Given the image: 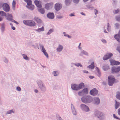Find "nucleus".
<instances>
[{"mask_svg":"<svg viewBox=\"0 0 120 120\" xmlns=\"http://www.w3.org/2000/svg\"><path fill=\"white\" fill-rule=\"evenodd\" d=\"M120 10L119 9H117L116 10H115L114 11V13L115 14H117L118 13L119 11Z\"/></svg>","mask_w":120,"mask_h":120,"instance_id":"39","label":"nucleus"},{"mask_svg":"<svg viewBox=\"0 0 120 120\" xmlns=\"http://www.w3.org/2000/svg\"><path fill=\"white\" fill-rule=\"evenodd\" d=\"M95 115L100 119H103L104 117V115L103 113L100 112H96Z\"/></svg>","mask_w":120,"mask_h":120,"instance_id":"6","label":"nucleus"},{"mask_svg":"<svg viewBox=\"0 0 120 120\" xmlns=\"http://www.w3.org/2000/svg\"><path fill=\"white\" fill-rule=\"evenodd\" d=\"M116 20L117 21H119V20L120 19V18L119 17H117L116 18Z\"/></svg>","mask_w":120,"mask_h":120,"instance_id":"54","label":"nucleus"},{"mask_svg":"<svg viewBox=\"0 0 120 120\" xmlns=\"http://www.w3.org/2000/svg\"><path fill=\"white\" fill-rule=\"evenodd\" d=\"M62 6L60 4L56 3L55 4V8L57 11L60 10Z\"/></svg>","mask_w":120,"mask_h":120,"instance_id":"13","label":"nucleus"},{"mask_svg":"<svg viewBox=\"0 0 120 120\" xmlns=\"http://www.w3.org/2000/svg\"><path fill=\"white\" fill-rule=\"evenodd\" d=\"M34 91L35 93H37L38 92V90L36 89L34 90Z\"/></svg>","mask_w":120,"mask_h":120,"instance_id":"60","label":"nucleus"},{"mask_svg":"<svg viewBox=\"0 0 120 120\" xmlns=\"http://www.w3.org/2000/svg\"><path fill=\"white\" fill-rule=\"evenodd\" d=\"M95 67L94 63L93 62L91 63V64L90 65L88 66V67L91 69H93Z\"/></svg>","mask_w":120,"mask_h":120,"instance_id":"20","label":"nucleus"},{"mask_svg":"<svg viewBox=\"0 0 120 120\" xmlns=\"http://www.w3.org/2000/svg\"><path fill=\"white\" fill-rule=\"evenodd\" d=\"M71 108L72 110V112L73 114L74 115H76L77 114V112L75 110V109L74 108L73 109L72 108V106L73 107V105L72 104H71Z\"/></svg>","mask_w":120,"mask_h":120,"instance_id":"30","label":"nucleus"},{"mask_svg":"<svg viewBox=\"0 0 120 120\" xmlns=\"http://www.w3.org/2000/svg\"><path fill=\"white\" fill-rule=\"evenodd\" d=\"M2 4L1 3H0V9L2 7Z\"/></svg>","mask_w":120,"mask_h":120,"instance_id":"59","label":"nucleus"},{"mask_svg":"<svg viewBox=\"0 0 120 120\" xmlns=\"http://www.w3.org/2000/svg\"><path fill=\"white\" fill-rule=\"evenodd\" d=\"M63 49V46L61 45H59L57 49V51L58 52H60Z\"/></svg>","mask_w":120,"mask_h":120,"instance_id":"25","label":"nucleus"},{"mask_svg":"<svg viewBox=\"0 0 120 120\" xmlns=\"http://www.w3.org/2000/svg\"><path fill=\"white\" fill-rule=\"evenodd\" d=\"M94 103L96 104H99L100 102L99 98H94Z\"/></svg>","mask_w":120,"mask_h":120,"instance_id":"21","label":"nucleus"},{"mask_svg":"<svg viewBox=\"0 0 120 120\" xmlns=\"http://www.w3.org/2000/svg\"><path fill=\"white\" fill-rule=\"evenodd\" d=\"M0 15L2 16H6V14L5 12L3 11H0Z\"/></svg>","mask_w":120,"mask_h":120,"instance_id":"24","label":"nucleus"},{"mask_svg":"<svg viewBox=\"0 0 120 120\" xmlns=\"http://www.w3.org/2000/svg\"><path fill=\"white\" fill-rule=\"evenodd\" d=\"M81 14H82L83 15H85V14L84 13H83V12H81Z\"/></svg>","mask_w":120,"mask_h":120,"instance_id":"63","label":"nucleus"},{"mask_svg":"<svg viewBox=\"0 0 120 120\" xmlns=\"http://www.w3.org/2000/svg\"><path fill=\"white\" fill-rule=\"evenodd\" d=\"M35 19L37 22L38 23H40L41 22V20L38 17L35 18Z\"/></svg>","mask_w":120,"mask_h":120,"instance_id":"29","label":"nucleus"},{"mask_svg":"<svg viewBox=\"0 0 120 120\" xmlns=\"http://www.w3.org/2000/svg\"><path fill=\"white\" fill-rule=\"evenodd\" d=\"M70 16H75L74 13H71L70 14Z\"/></svg>","mask_w":120,"mask_h":120,"instance_id":"50","label":"nucleus"},{"mask_svg":"<svg viewBox=\"0 0 120 120\" xmlns=\"http://www.w3.org/2000/svg\"><path fill=\"white\" fill-rule=\"evenodd\" d=\"M88 92V90L87 88H86L84 89L82 92L79 93V94H80V93H82L84 94H87Z\"/></svg>","mask_w":120,"mask_h":120,"instance_id":"19","label":"nucleus"},{"mask_svg":"<svg viewBox=\"0 0 120 120\" xmlns=\"http://www.w3.org/2000/svg\"><path fill=\"white\" fill-rule=\"evenodd\" d=\"M96 69L97 71V72L98 73V76L99 77H100L101 75V73L99 70V69L97 67H96Z\"/></svg>","mask_w":120,"mask_h":120,"instance_id":"28","label":"nucleus"},{"mask_svg":"<svg viewBox=\"0 0 120 120\" xmlns=\"http://www.w3.org/2000/svg\"><path fill=\"white\" fill-rule=\"evenodd\" d=\"M38 8V11L41 14H43L45 13V10L44 8Z\"/></svg>","mask_w":120,"mask_h":120,"instance_id":"23","label":"nucleus"},{"mask_svg":"<svg viewBox=\"0 0 120 120\" xmlns=\"http://www.w3.org/2000/svg\"><path fill=\"white\" fill-rule=\"evenodd\" d=\"M27 3V5L26 7L31 10H33L34 8V5L32 4V2L31 0H23Z\"/></svg>","mask_w":120,"mask_h":120,"instance_id":"1","label":"nucleus"},{"mask_svg":"<svg viewBox=\"0 0 120 120\" xmlns=\"http://www.w3.org/2000/svg\"><path fill=\"white\" fill-rule=\"evenodd\" d=\"M116 103L115 104V108L116 109L118 108L119 106L120 105L119 104V103H117L116 101Z\"/></svg>","mask_w":120,"mask_h":120,"instance_id":"31","label":"nucleus"},{"mask_svg":"<svg viewBox=\"0 0 120 120\" xmlns=\"http://www.w3.org/2000/svg\"><path fill=\"white\" fill-rule=\"evenodd\" d=\"M34 3L36 6L38 8H40L41 7V2L37 0H35L34 1Z\"/></svg>","mask_w":120,"mask_h":120,"instance_id":"14","label":"nucleus"},{"mask_svg":"<svg viewBox=\"0 0 120 120\" xmlns=\"http://www.w3.org/2000/svg\"><path fill=\"white\" fill-rule=\"evenodd\" d=\"M78 85L73 84L71 85V87L72 89L75 90H78Z\"/></svg>","mask_w":120,"mask_h":120,"instance_id":"17","label":"nucleus"},{"mask_svg":"<svg viewBox=\"0 0 120 120\" xmlns=\"http://www.w3.org/2000/svg\"><path fill=\"white\" fill-rule=\"evenodd\" d=\"M2 7L3 10L6 12H8L10 10V7L8 4L6 3L2 4Z\"/></svg>","mask_w":120,"mask_h":120,"instance_id":"4","label":"nucleus"},{"mask_svg":"<svg viewBox=\"0 0 120 120\" xmlns=\"http://www.w3.org/2000/svg\"><path fill=\"white\" fill-rule=\"evenodd\" d=\"M16 89L17 90L19 91H20L21 90V88L19 86H18L16 88Z\"/></svg>","mask_w":120,"mask_h":120,"instance_id":"44","label":"nucleus"},{"mask_svg":"<svg viewBox=\"0 0 120 120\" xmlns=\"http://www.w3.org/2000/svg\"><path fill=\"white\" fill-rule=\"evenodd\" d=\"M53 4L51 3H48L45 5V8L47 9L48 10L51 8L53 6Z\"/></svg>","mask_w":120,"mask_h":120,"instance_id":"11","label":"nucleus"},{"mask_svg":"<svg viewBox=\"0 0 120 120\" xmlns=\"http://www.w3.org/2000/svg\"><path fill=\"white\" fill-rule=\"evenodd\" d=\"M41 47L42 48V52L43 53V52H46V50L44 46L42 45L41 46Z\"/></svg>","mask_w":120,"mask_h":120,"instance_id":"37","label":"nucleus"},{"mask_svg":"<svg viewBox=\"0 0 120 120\" xmlns=\"http://www.w3.org/2000/svg\"><path fill=\"white\" fill-rule=\"evenodd\" d=\"M83 72H84L86 73H88V72L87 71L85 70Z\"/></svg>","mask_w":120,"mask_h":120,"instance_id":"57","label":"nucleus"},{"mask_svg":"<svg viewBox=\"0 0 120 120\" xmlns=\"http://www.w3.org/2000/svg\"><path fill=\"white\" fill-rule=\"evenodd\" d=\"M89 77L91 79H92L94 78V77L92 76H89Z\"/></svg>","mask_w":120,"mask_h":120,"instance_id":"56","label":"nucleus"},{"mask_svg":"<svg viewBox=\"0 0 120 120\" xmlns=\"http://www.w3.org/2000/svg\"><path fill=\"white\" fill-rule=\"evenodd\" d=\"M84 86V85L83 83H81L79 85H78V90L83 87Z\"/></svg>","mask_w":120,"mask_h":120,"instance_id":"22","label":"nucleus"},{"mask_svg":"<svg viewBox=\"0 0 120 120\" xmlns=\"http://www.w3.org/2000/svg\"><path fill=\"white\" fill-rule=\"evenodd\" d=\"M118 114L120 116V108L118 109Z\"/></svg>","mask_w":120,"mask_h":120,"instance_id":"47","label":"nucleus"},{"mask_svg":"<svg viewBox=\"0 0 120 120\" xmlns=\"http://www.w3.org/2000/svg\"><path fill=\"white\" fill-rule=\"evenodd\" d=\"M64 34H65V32H64ZM64 36H67L69 38H70L71 37H70L68 35V34L65 35L64 34Z\"/></svg>","mask_w":120,"mask_h":120,"instance_id":"48","label":"nucleus"},{"mask_svg":"<svg viewBox=\"0 0 120 120\" xmlns=\"http://www.w3.org/2000/svg\"><path fill=\"white\" fill-rule=\"evenodd\" d=\"M103 69L104 70L106 71L109 69V67L108 66H104Z\"/></svg>","mask_w":120,"mask_h":120,"instance_id":"36","label":"nucleus"},{"mask_svg":"<svg viewBox=\"0 0 120 120\" xmlns=\"http://www.w3.org/2000/svg\"><path fill=\"white\" fill-rule=\"evenodd\" d=\"M112 56V54L111 53H107L103 57V59L104 60H106L110 58Z\"/></svg>","mask_w":120,"mask_h":120,"instance_id":"7","label":"nucleus"},{"mask_svg":"<svg viewBox=\"0 0 120 120\" xmlns=\"http://www.w3.org/2000/svg\"><path fill=\"white\" fill-rule=\"evenodd\" d=\"M57 119L58 120H62L61 117L60 116L57 117Z\"/></svg>","mask_w":120,"mask_h":120,"instance_id":"55","label":"nucleus"},{"mask_svg":"<svg viewBox=\"0 0 120 120\" xmlns=\"http://www.w3.org/2000/svg\"><path fill=\"white\" fill-rule=\"evenodd\" d=\"M13 30H15V28L14 27H12L11 28Z\"/></svg>","mask_w":120,"mask_h":120,"instance_id":"61","label":"nucleus"},{"mask_svg":"<svg viewBox=\"0 0 120 120\" xmlns=\"http://www.w3.org/2000/svg\"><path fill=\"white\" fill-rule=\"evenodd\" d=\"M73 2L75 3H78L79 1V0H73Z\"/></svg>","mask_w":120,"mask_h":120,"instance_id":"42","label":"nucleus"},{"mask_svg":"<svg viewBox=\"0 0 120 120\" xmlns=\"http://www.w3.org/2000/svg\"><path fill=\"white\" fill-rule=\"evenodd\" d=\"M47 16L49 18L51 19H53L54 17L53 13H49L47 14Z\"/></svg>","mask_w":120,"mask_h":120,"instance_id":"16","label":"nucleus"},{"mask_svg":"<svg viewBox=\"0 0 120 120\" xmlns=\"http://www.w3.org/2000/svg\"><path fill=\"white\" fill-rule=\"evenodd\" d=\"M75 65L78 67H79V66H80V67L82 66V65L79 63H78L77 64H75Z\"/></svg>","mask_w":120,"mask_h":120,"instance_id":"52","label":"nucleus"},{"mask_svg":"<svg viewBox=\"0 0 120 120\" xmlns=\"http://www.w3.org/2000/svg\"><path fill=\"white\" fill-rule=\"evenodd\" d=\"M113 117L115 119H120L118 118L117 116H116L114 114L113 115Z\"/></svg>","mask_w":120,"mask_h":120,"instance_id":"43","label":"nucleus"},{"mask_svg":"<svg viewBox=\"0 0 120 120\" xmlns=\"http://www.w3.org/2000/svg\"><path fill=\"white\" fill-rule=\"evenodd\" d=\"M6 17H7V19L8 20H12L13 17L12 15L11 14H10L9 13H8L7 14V16Z\"/></svg>","mask_w":120,"mask_h":120,"instance_id":"18","label":"nucleus"},{"mask_svg":"<svg viewBox=\"0 0 120 120\" xmlns=\"http://www.w3.org/2000/svg\"><path fill=\"white\" fill-rule=\"evenodd\" d=\"M117 50L120 53V47H117Z\"/></svg>","mask_w":120,"mask_h":120,"instance_id":"49","label":"nucleus"},{"mask_svg":"<svg viewBox=\"0 0 120 120\" xmlns=\"http://www.w3.org/2000/svg\"><path fill=\"white\" fill-rule=\"evenodd\" d=\"M15 4L16 3L15 1L14 0H13L12 3V8L14 9L15 8Z\"/></svg>","mask_w":120,"mask_h":120,"instance_id":"32","label":"nucleus"},{"mask_svg":"<svg viewBox=\"0 0 120 120\" xmlns=\"http://www.w3.org/2000/svg\"><path fill=\"white\" fill-rule=\"evenodd\" d=\"M22 56L23 57V58L24 59L27 60H28V58L26 55L25 54H23L22 55Z\"/></svg>","mask_w":120,"mask_h":120,"instance_id":"33","label":"nucleus"},{"mask_svg":"<svg viewBox=\"0 0 120 120\" xmlns=\"http://www.w3.org/2000/svg\"><path fill=\"white\" fill-rule=\"evenodd\" d=\"M98 92V90L94 88L90 91V93L91 95L94 96L97 94Z\"/></svg>","mask_w":120,"mask_h":120,"instance_id":"10","label":"nucleus"},{"mask_svg":"<svg viewBox=\"0 0 120 120\" xmlns=\"http://www.w3.org/2000/svg\"><path fill=\"white\" fill-rule=\"evenodd\" d=\"M94 12L95 15L97 14H98V10L96 9L94 10Z\"/></svg>","mask_w":120,"mask_h":120,"instance_id":"46","label":"nucleus"},{"mask_svg":"<svg viewBox=\"0 0 120 120\" xmlns=\"http://www.w3.org/2000/svg\"><path fill=\"white\" fill-rule=\"evenodd\" d=\"M107 27H108V28H107V30H108V29H109V23H108V24H107Z\"/></svg>","mask_w":120,"mask_h":120,"instance_id":"58","label":"nucleus"},{"mask_svg":"<svg viewBox=\"0 0 120 120\" xmlns=\"http://www.w3.org/2000/svg\"><path fill=\"white\" fill-rule=\"evenodd\" d=\"M114 38L116 40L120 42V30H119L118 34L115 35Z\"/></svg>","mask_w":120,"mask_h":120,"instance_id":"12","label":"nucleus"},{"mask_svg":"<svg viewBox=\"0 0 120 120\" xmlns=\"http://www.w3.org/2000/svg\"><path fill=\"white\" fill-rule=\"evenodd\" d=\"M53 31V30L52 29H50L47 33L48 35H49L52 33Z\"/></svg>","mask_w":120,"mask_h":120,"instance_id":"38","label":"nucleus"},{"mask_svg":"<svg viewBox=\"0 0 120 120\" xmlns=\"http://www.w3.org/2000/svg\"><path fill=\"white\" fill-rule=\"evenodd\" d=\"M82 102L86 103H89L90 102L89 98H82Z\"/></svg>","mask_w":120,"mask_h":120,"instance_id":"15","label":"nucleus"},{"mask_svg":"<svg viewBox=\"0 0 120 120\" xmlns=\"http://www.w3.org/2000/svg\"><path fill=\"white\" fill-rule=\"evenodd\" d=\"M5 26L4 24H2L1 25V30L3 31L4 30Z\"/></svg>","mask_w":120,"mask_h":120,"instance_id":"34","label":"nucleus"},{"mask_svg":"<svg viewBox=\"0 0 120 120\" xmlns=\"http://www.w3.org/2000/svg\"><path fill=\"white\" fill-rule=\"evenodd\" d=\"M44 27L42 26L41 28H38V29L36 30H35L38 32H40L41 31H44Z\"/></svg>","mask_w":120,"mask_h":120,"instance_id":"26","label":"nucleus"},{"mask_svg":"<svg viewBox=\"0 0 120 120\" xmlns=\"http://www.w3.org/2000/svg\"><path fill=\"white\" fill-rule=\"evenodd\" d=\"M81 107L82 109L86 112H88L89 110V109L88 107L84 104L81 105Z\"/></svg>","mask_w":120,"mask_h":120,"instance_id":"9","label":"nucleus"},{"mask_svg":"<svg viewBox=\"0 0 120 120\" xmlns=\"http://www.w3.org/2000/svg\"><path fill=\"white\" fill-rule=\"evenodd\" d=\"M120 71V66H113L112 68V73H116Z\"/></svg>","mask_w":120,"mask_h":120,"instance_id":"5","label":"nucleus"},{"mask_svg":"<svg viewBox=\"0 0 120 120\" xmlns=\"http://www.w3.org/2000/svg\"><path fill=\"white\" fill-rule=\"evenodd\" d=\"M111 64L112 65H118L120 64V63L119 61H116L112 60H110Z\"/></svg>","mask_w":120,"mask_h":120,"instance_id":"8","label":"nucleus"},{"mask_svg":"<svg viewBox=\"0 0 120 120\" xmlns=\"http://www.w3.org/2000/svg\"><path fill=\"white\" fill-rule=\"evenodd\" d=\"M102 41L103 43H105L106 42V41L104 39H102L101 40Z\"/></svg>","mask_w":120,"mask_h":120,"instance_id":"53","label":"nucleus"},{"mask_svg":"<svg viewBox=\"0 0 120 120\" xmlns=\"http://www.w3.org/2000/svg\"><path fill=\"white\" fill-rule=\"evenodd\" d=\"M71 1V0H65V2L66 5L68 4V3H70V2Z\"/></svg>","mask_w":120,"mask_h":120,"instance_id":"35","label":"nucleus"},{"mask_svg":"<svg viewBox=\"0 0 120 120\" xmlns=\"http://www.w3.org/2000/svg\"><path fill=\"white\" fill-rule=\"evenodd\" d=\"M3 18L2 17H0V21L2 20Z\"/></svg>","mask_w":120,"mask_h":120,"instance_id":"62","label":"nucleus"},{"mask_svg":"<svg viewBox=\"0 0 120 120\" xmlns=\"http://www.w3.org/2000/svg\"><path fill=\"white\" fill-rule=\"evenodd\" d=\"M12 112H14L12 110H11L8 111L6 113L7 114H9L11 113Z\"/></svg>","mask_w":120,"mask_h":120,"instance_id":"41","label":"nucleus"},{"mask_svg":"<svg viewBox=\"0 0 120 120\" xmlns=\"http://www.w3.org/2000/svg\"><path fill=\"white\" fill-rule=\"evenodd\" d=\"M117 94L116 95V98L119 100H120V92H118L116 93Z\"/></svg>","mask_w":120,"mask_h":120,"instance_id":"27","label":"nucleus"},{"mask_svg":"<svg viewBox=\"0 0 120 120\" xmlns=\"http://www.w3.org/2000/svg\"><path fill=\"white\" fill-rule=\"evenodd\" d=\"M53 74L54 75V76H56L57 75L56 73V71H54L53 73Z\"/></svg>","mask_w":120,"mask_h":120,"instance_id":"45","label":"nucleus"},{"mask_svg":"<svg viewBox=\"0 0 120 120\" xmlns=\"http://www.w3.org/2000/svg\"><path fill=\"white\" fill-rule=\"evenodd\" d=\"M23 23L25 25L30 26H34L35 25L34 21L32 20H23Z\"/></svg>","mask_w":120,"mask_h":120,"instance_id":"2","label":"nucleus"},{"mask_svg":"<svg viewBox=\"0 0 120 120\" xmlns=\"http://www.w3.org/2000/svg\"><path fill=\"white\" fill-rule=\"evenodd\" d=\"M11 20L12 21V22H13L15 23H16L17 24H18V23L16 21H15V20H13L12 19V20Z\"/></svg>","mask_w":120,"mask_h":120,"instance_id":"51","label":"nucleus"},{"mask_svg":"<svg viewBox=\"0 0 120 120\" xmlns=\"http://www.w3.org/2000/svg\"><path fill=\"white\" fill-rule=\"evenodd\" d=\"M115 80L114 76H110L108 77V82L109 85V86H112L115 82Z\"/></svg>","mask_w":120,"mask_h":120,"instance_id":"3","label":"nucleus"},{"mask_svg":"<svg viewBox=\"0 0 120 120\" xmlns=\"http://www.w3.org/2000/svg\"><path fill=\"white\" fill-rule=\"evenodd\" d=\"M62 17L61 16H60V17H59V16H57V18H62Z\"/></svg>","mask_w":120,"mask_h":120,"instance_id":"64","label":"nucleus"},{"mask_svg":"<svg viewBox=\"0 0 120 120\" xmlns=\"http://www.w3.org/2000/svg\"><path fill=\"white\" fill-rule=\"evenodd\" d=\"M43 53L47 58H48L49 57L48 55L46 52H43Z\"/></svg>","mask_w":120,"mask_h":120,"instance_id":"40","label":"nucleus"}]
</instances>
